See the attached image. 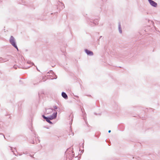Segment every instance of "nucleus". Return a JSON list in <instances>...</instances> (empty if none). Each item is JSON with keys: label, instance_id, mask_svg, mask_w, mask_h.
Returning <instances> with one entry per match:
<instances>
[{"label": "nucleus", "instance_id": "1", "mask_svg": "<svg viewBox=\"0 0 160 160\" xmlns=\"http://www.w3.org/2000/svg\"><path fill=\"white\" fill-rule=\"evenodd\" d=\"M86 20L87 22V23L91 26L93 27L97 24H98V19H96L94 20L91 19L90 18H87Z\"/></svg>", "mask_w": 160, "mask_h": 160}, {"label": "nucleus", "instance_id": "2", "mask_svg": "<svg viewBox=\"0 0 160 160\" xmlns=\"http://www.w3.org/2000/svg\"><path fill=\"white\" fill-rule=\"evenodd\" d=\"M73 153L74 152L72 151V148H69L67 149L65 152L67 160H72L71 154Z\"/></svg>", "mask_w": 160, "mask_h": 160}, {"label": "nucleus", "instance_id": "3", "mask_svg": "<svg viewBox=\"0 0 160 160\" xmlns=\"http://www.w3.org/2000/svg\"><path fill=\"white\" fill-rule=\"evenodd\" d=\"M9 42L12 46L18 51V49L16 44V40L13 36H11L9 40Z\"/></svg>", "mask_w": 160, "mask_h": 160}, {"label": "nucleus", "instance_id": "4", "mask_svg": "<svg viewBox=\"0 0 160 160\" xmlns=\"http://www.w3.org/2000/svg\"><path fill=\"white\" fill-rule=\"evenodd\" d=\"M52 73V74H54V75H47V78L51 79H56L57 78V76L54 74V72L52 71V70H50L47 73Z\"/></svg>", "mask_w": 160, "mask_h": 160}, {"label": "nucleus", "instance_id": "5", "mask_svg": "<svg viewBox=\"0 0 160 160\" xmlns=\"http://www.w3.org/2000/svg\"><path fill=\"white\" fill-rule=\"evenodd\" d=\"M57 8L59 10V11L65 8V6L63 3L59 1L57 2Z\"/></svg>", "mask_w": 160, "mask_h": 160}, {"label": "nucleus", "instance_id": "6", "mask_svg": "<svg viewBox=\"0 0 160 160\" xmlns=\"http://www.w3.org/2000/svg\"><path fill=\"white\" fill-rule=\"evenodd\" d=\"M81 110L82 113L83 114V119L84 120L86 124L87 125L88 127L89 124H88V122L87 121V120L86 119V114L85 113L84 110L83 108H81Z\"/></svg>", "mask_w": 160, "mask_h": 160}, {"label": "nucleus", "instance_id": "7", "mask_svg": "<svg viewBox=\"0 0 160 160\" xmlns=\"http://www.w3.org/2000/svg\"><path fill=\"white\" fill-rule=\"evenodd\" d=\"M148 2L151 6L155 8H156L157 7V3L152 0H149L148 1Z\"/></svg>", "mask_w": 160, "mask_h": 160}, {"label": "nucleus", "instance_id": "8", "mask_svg": "<svg viewBox=\"0 0 160 160\" xmlns=\"http://www.w3.org/2000/svg\"><path fill=\"white\" fill-rule=\"evenodd\" d=\"M57 111H56V112H54L53 114L49 117L50 120H52L55 119L57 118Z\"/></svg>", "mask_w": 160, "mask_h": 160}, {"label": "nucleus", "instance_id": "9", "mask_svg": "<svg viewBox=\"0 0 160 160\" xmlns=\"http://www.w3.org/2000/svg\"><path fill=\"white\" fill-rule=\"evenodd\" d=\"M84 51L85 53L87 54L88 55L92 56L93 55V53L92 51L89 50L88 49H85Z\"/></svg>", "mask_w": 160, "mask_h": 160}, {"label": "nucleus", "instance_id": "10", "mask_svg": "<svg viewBox=\"0 0 160 160\" xmlns=\"http://www.w3.org/2000/svg\"><path fill=\"white\" fill-rule=\"evenodd\" d=\"M61 95H62V97L64 98L65 99H68V96L65 92H62Z\"/></svg>", "mask_w": 160, "mask_h": 160}, {"label": "nucleus", "instance_id": "11", "mask_svg": "<svg viewBox=\"0 0 160 160\" xmlns=\"http://www.w3.org/2000/svg\"><path fill=\"white\" fill-rule=\"evenodd\" d=\"M53 109L52 108H46V112L47 114H49L52 112Z\"/></svg>", "mask_w": 160, "mask_h": 160}, {"label": "nucleus", "instance_id": "12", "mask_svg": "<svg viewBox=\"0 0 160 160\" xmlns=\"http://www.w3.org/2000/svg\"><path fill=\"white\" fill-rule=\"evenodd\" d=\"M153 30L152 28H151V26H148L145 28L144 31L145 32H148V31H151L152 30Z\"/></svg>", "mask_w": 160, "mask_h": 160}, {"label": "nucleus", "instance_id": "13", "mask_svg": "<svg viewBox=\"0 0 160 160\" xmlns=\"http://www.w3.org/2000/svg\"><path fill=\"white\" fill-rule=\"evenodd\" d=\"M42 117L43 119L46 120L47 122H48L49 120H51L49 117H46L44 115H42Z\"/></svg>", "mask_w": 160, "mask_h": 160}, {"label": "nucleus", "instance_id": "14", "mask_svg": "<svg viewBox=\"0 0 160 160\" xmlns=\"http://www.w3.org/2000/svg\"><path fill=\"white\" fill-rule=\"evenodd\" d=\"M118 30H119V33H122V28L121 27L120 22H119L118 23Z\"/></svg>", "mask_w": 160, "mask_h": 160}, {"label": "nucleus", "instance_id": "15", "mask_svg": "<svg viewBox=\"0 0 160 160\" xmlns=\"http://www.w3.org/2000/svg\"><path fill=\"white\" fill-rule=\"evenodd\" d=\"M150 23H151L152 26H153L154 27V28L155 29V30L157 31L158 28H157L156 27H155V26H154V22L153 21H150Z\"/></svg>", "mask_w": 160, "mask_h": 160}, {"label": "nucleus", "instance_id": "16", "mask_svg": "<svg viewBox=\"0 0 160 160\" xmlns=\"http://www.w3.org/2000/svg\"><path fill=\"white\" fill-rule=\"evenodd\" d=\"M101 38H102V39L103 38L102 37V36H100V37H99V38L98 39V45H99L100 44V39Z\"/></svg>", "mask_w": 160, "mask_h": 160}, {"label": "nucleus", "instance_id": "17", "mask_svg": "<svg viewBox=\"0 0 160 160\" xmlns=\"http://www.w3.org/2000/svg\"><path fill=\"white\" fill-rule=\"evenodd\" d=\"M11 148L10 149V150H11L12 152L13 153V154H14L15 156H18V154L16 155L14 152V151L13 149L11 147H10Z\"/></svg>", "mask_w": 160, "mask_h": 160}, {"label": "nucleus", "instance_id": "18", "mask_svg": "<svg viewBox=\"0 0 160 160\" xmlns=\"http://www.w3.org/2000/svg\"><path fill=\"white\" fill-rule=\"evenodd\" d=\"M11 148L10 149V150H11L12 152L13 153V154H14L15 156H18V154L16 155L14 152V151L13 149L11 147H10Z\"/></svg>", "mask_w": 160, "mask_h": 160}, {"label": "nucleus", "instance_id": "19", "mask_svg": "<svg viewBox=\"0 0 160 160\" xmlns=\"http://www.w3.org/2000/svg\"><path fill=\"white\" fill-rule=\"evenodd\" d=\"M53 111H55L56 112V110L58 109V107L57 106H53Z\"/></svg>", "mask_w": 160, "mask_h": 160}, {"label": "nucleus", "instance_id": "20", "mask_svg": "<svg viewBox=\"0 0 160 160\" xmlns=\"http://www.w3.org/2000/svg\"><path fill=\"white\" fill-rule=\"evenodd\" d=\"M73 118V116L72 114H70L69 115V119H70L71 118V121L72 122V120H73V119H72Z\"/></svg>", "mask_w": 160, "mask_h": 160}, {"label": "nucleus", "instance_id": "21", "mask_svg": "<svg viewBox=\"0 0 160 160\" xmlns=\"http://www.w3.org/2000/svg\"><path fill=\"white\" fill-rule=\"evenodd\" d=\"M47 79H48L47 75L43 77L42 78V79H45V80L43 81V82L45 81Z\"/></svg>", "mask_w": 160, "mask_h": 160}, {"label": "nucleus", "instance_id": "22", "mask_svg": "<svg viewBox=\"0 0 160 160\" xmlns=\"http://www.w3.org/2000/svg\"><path fill=\"white\" fill-rule=\"evenodd\" d=\"M27 63H30L32 65H34V63L33 62H32L31 61H28Z\"/></svg>", "mask_w": 160, "mask_h": 160}, {"label": "nucleus", "instance_id": "23", "mask_svg": "<svg viewBox=\"0 0 160 160\" xmlns=\"http://www.w3.org/2000/svg\"><path fill=\"white\" fill-rule=\"evenodd\" d=\"M70 130L71 132H72V136L74 135V133L73 132H72V129L70 128Z\"/></svg>", "mask_w": 160, "mask_h": 160}, {"label": "nucleus", "instance_id": "24", "mask_svg": "<svg viewBox=\"0 0 160 160\" xmlns=\"http://www.w3.org/2000/svg\"><path fill=\"white\" fill-rule=\"evenodd\" d=\"M102 10V8H101V7L98 8V11L99 12H101Z\"/></svg>", "mask_w": 160, "mask_h": 160}, {"label": "nucleus", "instance_id": "25", "mask_svg": "<svg viewBox=\"0 0 160 160\" xmlns=\"http://www.w3.org/2000/svg\"><path fill=\"white\" fill-rule=\"evenodd\" d=\"M15 69H16L17 68L18 66L16 65H14L13 67Z\"/></svg>", "mask_w": 160, "mask_h": 160}, {"label": "nucleus", "instance_id": "26", "mask_svg": "<svg viewBox=\"0 0 160 160\" xmlns=\"http://www.w3.org/2000/svg\"><path fill=\"white\" fill-rule=\"evenodd\" d=\"M71 158L72 159L74 157V154L72 153V154H71Z\"/></svg>", "mask_w": 160, "mask_h": 160}, {"label": "nucleus", "instance_id": "27", "mask_svg": "<svg viewBox=\"0 0 160 160\" xmlns=\"http://www.w3.org/2000/svg\"><path fill=\"white\" fill-rule=\"evenodd\" d=\"M49 123L51 124H53V123H52L51 121H50V120H49V121L48 122Z\"/></svg>", "mask_w": 160, "mask_h": 160}, {"label": "nucleus", "instance_id": "28", "mask_svg": "<svg viewBox=\"0 0 160 160\" xmlns=\"http://www.w3.org/2000/svg\"><path fill=\"white\" fill-rule=\"evenodd\" d=\"M18 110L19 111H20L21 109V106H20L18 107Z\"/></svg>", "mask_w": 160, "mask_h": 160}, {"label": "nucleus", "instance_id": "29", "mask_svg": "<svg viewBox=\"0 0 160 160\" xmlns=\"http://www.w3.org/2000/svg\"><path fill=\"white\" fill-rule=\"evenodd\" d=\"M23 154H28V153L27 152H23Z\"/></svg>", "mask_w": 160, "mask_h": 160}, {"label": "nucleus", "instance_id": "30", "mask_svg": "<svg viewBox=\"0 0 160 160\" xmlns=\"http://www.w3.org/2000/svg\"><path fill=\"white\" fill-rule=\"evenodd\" d=\"M1 134H2V135H3V137H4V138H5V139H6V138H5V136L4 135L3 133H1Z\"/></svg>", "mask_w": 160, "mask_h": 160}, {"label": "nucleus", "instance_id": "31", "mask_svg": "<svg viewBox=\"0 0 160 160\" xmlns=\"http://www.w3.org/2000/svg\"><path fill=\"white\" fill-rule=\"evenodd\" d=\"M84 143H82L81 144V146H82V148H84Z\"/></svg>", "mask_w": 160, "mask_h": 160}, {"label": "nucleus", "instance_id": "32", "mask_svg": "<svg viewBox=\"0 0 160 160\" xmlns=\"http://www.w3.org/2000/svg\"><path fill=\"white\" fill-rule=\"evenodd\" d=\"M22 154L21 153H18V155L21 156V155Z\"/></svg>", "mask_w": 160, "mask_h": 160}, {"label": "nucleus", "instance_id": "33", "mask_svg": "<svg viewBox=\"0 0 160 160\" xmlns=\"http://www.w3.org/2000/svg\"><path fill=\"white\" fill-rule=\"evenodd\" d=\"M31 127H32L31 128H30V130H31V131L32 132V126Z\"/></svg>", "mask_w": 160, "mask_h": 160}, {"label": "nucleus", "instance_id": "34", "mask_svg": "<svg viewBox=\"0 0 160 160\" xmlns=\"http://www.w3.org/2000/svg\"><path fill=\"white\" fill-rule=\"evenodd\" d=\"M30 142L32 143H34V142L33 141H32Z\"/></svg>", "mask_w": 160, "mask_h": 160}, {"label": "nucleus", "instance_id": "35", "mask_svg": "<svg viewBox=\"0 0 160 160\" xmlns=\"http://www.w3.org/2000/svg\"><path fill=\"white\" fill-rule=\"evenodd\" d=\"M58 13V12H55L54 13L55 14H56V15H57V14Z\"/></svg>", "mask_w": 160, "mask_h": 160}, {"label": "nucleus", "instance_id": "36", "mask_svg": "<svg viewBox=\"0 0 160 160\" xmlns=\"http://www.w3.org/2000/svg\"><path fill=\"white\" fill-rule=\"evenodd\" d=\"M111 132V131L110 130H109L108 131V132L109 133H110V132Z\"/></svg>", "mask_w": 160, "mask_h": 160}, {"label": "nucleus", "instance_id": "37", "mask_svg": "<svg viewBox=\"0 0 160 160\" xmlns=\"http://www.w3.org/2000/svg\"><path fill=\"white\" fill-rule=\"evenodd\" d=\"M37 70L39 72H40V71L38 69V68L37 67Z\"/></svg>", "mask_w": 160, "mask_h": 160}, {"label": "nucleus", "instance_id": "38", "mask_svg": "<svg viewBox=\"0 0 160 160\" xmlns=\"http://www.w3.org/2000/svg\"><path fill=\"white\" fill-rule=\"evenodd\" d=\"M102 0L103 1H104V2L105 1H106V0Z\"/></svg>", "mask_w": 160, "mask_h": 160}, {"label": "nucleus", "instance_id": "39", "mask_svg": "<svg viewBox=\"0 0 160 160\" xmlns=\"http://www.w3.org/2000/svg\"><path fill=\"white\" fill-rule=\"evenodd\" d=\"M44 128H45L47 129H48V128H47V127H44Z\"/></svg>", "mask_w": 160, "mask_h": 160}, {"label": "nucleus", "instance_id": "40", "mask_svg": "<svg viewBox=\"0 0 160 160\" xmlns=\"http://www.w3.org/2000/svg\"><path fill=\"white\" fill-rule=\"evenodd\" d=\"M76 97H77V98H78V96H76Z\"/></svg>", "mask_w": 160, "mask_h": 160}, {"label": "nucleus", "instance_id": "41", "mask_svg": "<svg viewBox=\"0 0 160 160\" xmlns=\"http://www.w3.org/2000/svg\"><path fill=\"white\" fill-rule=\"evenodd\" d=\"M30 156L31 157H32V155H31L30 154Z\"/></svg>", "mask_w": 160, "mask_h": 160}, {"label": "nucleus", "instance_id": "42", "mask_svg": "<svg viewBox=\"0 0 160 160\" xmlns=\"http://www.w3.org/2000/svg\"><path fill=\"white\" fill-rule=\"evenodd\" d=\"M34 134L36 136V133H34Z\"/></svg>", "mask_w": 160, "mask_h": 160}, {"label": "nucleus", "instance_id": "43", "mask_svg": "<svg viewBox=\"0 0 160 160\" xmlns=\"http://www.w3.org/2000/svg\"><path fill=\"white\" fill-rule=\"evenodd\" d=\"M1 74V72H0V75Z\"/></svg>", "mask_w": 160, "mask_h": 160}, {"label": "nucleus", "instance_id": "44", "mask_svg": "<svg viewBox=\"0 0 160 160\" xmlns=\"http://www.w3.org/2000/svg\"><path fill=\"white\" fill-rule=\"evenodd\" d=\"M51 14H53V13H52Z\"/></svg>", "mask_w": 160, "mask_h": 160}, {"label": "nucleus", "instance_id": "45", "mask_svg": "<svg viewBox=\"0 0 160 160\" xmlns=\"http://www.w3.org/2000/svg\"><path fill=\"white\" fill-rule=\"evenodd\" d=\"M0 59H2V57H0Z\"/></svg>", "mask_w": 160, "mask_h": 160}, {"label": "nucleus", "instance_id": "46", "mask_svg": "<svg viewBox=\"0 0 160 160\" xmlns=\"http://www.w3.org/2000/svg\"><path fill=\"white\" fill-rule=\"evenodd\" d=\"M6 61H4V62H6Z\"/></svg>", "mask_w": 160, "mask_h": 160}]
</instances>
